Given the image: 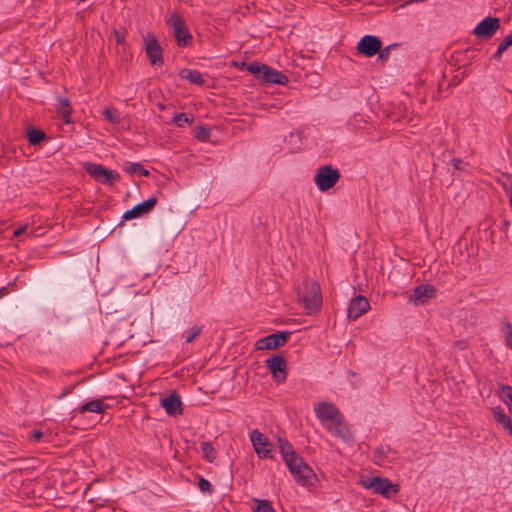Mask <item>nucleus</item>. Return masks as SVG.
<instances>
[{"instance_id": "obj_1", "label": "nucleus", "mask_w": 512, "mask_h": 512, "mask_svg": "<svg viewBox=\"0 0 512 512\" xmlns=\"http://www.w3.org/2000/svg\"><path fill=\"white\" fill-rule=\"evenodd\" d=\"M277 440L280 454L295 480L304 486L313 485V480L316 478L314 471L294 451L292 444L287 439L278 437Z\"/></svg>"}, {"instance_id": "obj_2", "label": "nucleus", "mask_w": 512, "mask_h": 512, "mask_svg": "<svg viewBox=\"0 0 512 512\" xmlns=\"http://www.w3.org/2000/svg\"><path fill=\"white\" fill-rule=\"evenodd\" d=\"M298 302L302 304L307 315H313L320 311L322 306V294L319 283L306 275L302 284L296 289Z\"/></svg>"}, {"instance_id": "obj_3", "label": "nucleus", "mask_w": 512, "mask_h": 512, "mask_svg": "<svg viewBox=\"0 0 512 512\" xmlns=\"http://www.w3.org/2000/svg\"><path fill=\"white\" fill-rule=\"evenodd\" d=\"M166 23L173 28V35L179 47H187L192 43L193 37L185 23V19L177 11L169 15Z\"/></svg>"}, {"instance_id": "obj_4", "label": "nucleus", "mask_w": 512, "mask_h": 512, "mask_svg": "<svg viewBox=\"0 0 512 512\" xmlns=\"http://www.w3.org/2000/svg\"><path fill=\"white\" fill-rule=\"evenodd\" d=\"M340 177L341 174L338 168L332 165H323L318 168L314 176V182L321 192H326L335 186Z\"/></svg>"}, {"instance_id": "obj_5", "label": "nucleus", "mask_w": 512, "mask_h": 512, "mask_svg": "<svg viewBox=\"0 0 512 512\" xmlns=\"http://www.w3.org/2000/svg\"><path fill=\"white\" fill-rule=\"evenodd\" d=\"M361 485L374 493L380 494L386 498L399 492V486L392 484L388 478L380 476L366 477L361 479Z\"/></svg>"}, {"instance_id": "obj_6", "label": "nucleus", "mask_w": 512, "mask_h": 512, "mask_svg": "<svg viewBox=\"0 0 512 512\" xmlns=\"http://www.w3.org/2000/svg\"><path fill=\"white\" fill-rule=\"evenodd\" d=\"M85 168L86 172L100 183L112 185L115 181L120 179V175L116 171L100 164L87 163Z\"/></svg>"}, {"instance_id": "obj_7", "label": "nucleus", "mask_w": 512, "mask_h": 512, "mask_svg": "<svg viewBox=\"0 0 512 512\" xmlns=\"http://www.w3.org/2000/svg\"><path fill=\"white\" fill-rule=\"evenodd\" d=\"M291 335L290 331L272 333L256 341V350H272L284 346Z\"/></svg>"}, {"instance_id": "obj_8", "label": "nucleus", "mask_w": 512, "mask_h": 512, "mask_svg": "<svg viewBox=\"0 0 512 512\" xmlns=\"http://www.w3.org/2000/svg\"><path fill=\"white\" fill-rule=\"evenodd\" d=\"M250 440L252 442L253 448L258 455L259 458L263 459H272V443L261 433L258 429H254L250 434Z\"/></svg>"}, {"instance_id": "obj_9", "label": "nucleus", "mask_w": 512, "mask_h": 512, "mask_svg": "<svg viewBox=\"0 0 512 512\" xmlns=\"http://www.w3.org/2000/svg\"><path fill=\"white\" fill-rule=\"evenodd\" d=\"M144 43L146 55L151 65L161 67L164 64L163 50L157 38L152 34H148L147 37L144 38Z\"/></svg>"}, {"instance_id": "obj_10", "label": "nucleus", "mask_w": 512, "mask_h": 512, "mask_svg": "<svg viewBox=\"0 0 512 512\" xmlns=\"http://www.w3.org/2000/svg\"><path fill=\"white\" fill-rule=\"evenodd\" d=\"M265 363L276 383H281L286 380L287 363L282 355H272Z\"/></svg>"}, {"instance_id": "obj_11", "label": "nucleus", "mask_w": 512, "mask_h": 512, "mask_svg": "<svg viewBox=\"0 0 512 512\" xmlns=\"http://www.w3.org/2000/svg\"><path fill=\"white\" fill-rule=\"evenodd\" d=\"M500 19L488 16L477 24L473 33L479 39H490L500 28Z\"/></svg>"}, {"instance_id": "obj_12", "label": "nucleus", "mask_w": 512, "mask_h": 512, "mask_svg": "<svg viewBox=\"0 0 512 512\" xmlns=\"http://www.w3.org/2000/svg\"><path fill=\"white\" fill-rule=\"evenodd\" d=\"M382 47V41L379 37L373 35L363 36L357 44V52L365 57L375 56Z\"/></svg>"}, {"instance_id": "obj_13", "label": "nucleus", "mask_w": 512, "mask_h": 512, "mask_svg": "<svg viewBox=\"0 0 512 512\" xmlns=\"http://www.w3.org/2000/svg\"><path fill=\"white\" fill-rule=\"evenodd\" d=\"M157 202L158 199L155 196L148 198L147 200L127 210L123 215V220L135 219L151 212L153 208L156 206Z\"/></svg>"}, {"instance_id": "obj_14", "label": "nucleus", "mask_w": 512, "mask_h": 512, "mask_svg": "<svg viewBox=\"0 0 512 512\" xmlns=\"http://www.w3.org/2000/svg\"><path fill=\"white\" fill-rule=\"evenodd\" d=\"M370 309V304L366 297L362 295L355 296L348 307L347 317L356 320Z\"/></svg>"}, {"instance_id": "obj_15", "label": "nucleus", "mask_w": 512, "mask_h": 512, "mask_svg": "<svg viewBox=\"0 0 512 512\" xmlns=\"http://www.w3.org/2000/svg\"><path fill=\"white\" fill-rule=\"evenodd\" d=\"M160 403L169 416H178L183 413L181 398L176 391L171 392L167 397L161 398Z\"/></svg>"}, {"instance_id": "obj_16", "label": "nucleus", "mask_w": 512, "mask_h": 512, "mask_svg": "<svg viewBox=\"0 0 512 512\" xmlns=\"http://www.w3.org/2000/svg\"><path fill=\"white\" fill-rule=\"evenodd\" d=\"M315 413L321 422L329 421L331 423L335 419H339L341 415L337 407L329 402H320L317 404V406H315Z\"/></svg>"}, {"instance_id": "obj_17", "label": "nucleus", "mask_w": 512, "mask_h": 512, "mask_svg": "<svg viewBox=\"0 0 512 512\" xmlns=\"http://www.w3.org/2000/svg\"><path fill=\"white\" fill-rule=\"evenodd\" d=\"M260 81L268 84L287 85L289 79L285 74L265 65L262 76H260Z\"/></svg>"}, {"instance_id": "obj_18", "label": "nucleus", "mask_w": 512, "mask_h": 512, "mask_svg": "<svg viewBox=\"0 0 512 512\" xmlns=\"http://www.w3.org/2000/svg\"><path fill=\"white\" fill-rule=\"evenodd\" d=\"M329 430H332L334 434L341 439H343L345 442H351L353 441V435L348 428L347 424L344 421V417L341 414L339 419H335L331 424L328 426Z\"/></svg>"}, {"instance_id": "obj_19", "label": "nucleus", "mask_w": 512, "mask_h": 512, "mask_svg": "<svg viewBox=\"0 0 512 512\" xmlns=\"http://www.w3.org/2000/svg\"><path fill=\"white\" fill-rule=\"evenodd\" d=\"M60 295L61 291L59 288L47 287L40 292L36 302L40 306L51 307L56 303V300Z\"/></svg>"}, {"instance_id": "obj_20", "label": "nucleus", "mask_w": 512, "mask_h": 512, "mask_svg": "<svg viewBox=\"0 0 512 512\" xmlns=\"http://www.w3.org/2000/svg\"><path fill=\"white\" fill-rule=\"evenodd\" d=\"M55 109L65 124H70L72 122L71 115L73 108L67 97L58 96Z\"/></svg>"}, {"instance_id": "obj_21", "label": "nucleus", "mask_w": 512, "mask_h": 512, "mask_svg": "<svg viewBox=\"0 0 512 512\" xmlns=\"http://www.w3.org/2000/svg\"><path fill=\"white\" fill-rule=\"evenodd\" d=\"M436 288L429 284H422L418 285L413 290V299L416 302H420L421 304H424L427 302L428 299L435 297L436 295Z\"/></svg>"}, {"instance_id": "obj_22", "label": "nucleus", "mask_w": 512, "mask_h": 512, "mask_svg": "<svg viewBox=\"0 0 512 512\" xmlns=\"http://www.w3.org/2000/svg\"><path fill=\"white\" fill-rule=\"evenodd\" d=\"M110 406L104 402L103 399H95L91 400L89 402H86L82 404L78 411L81 414H84L86 412H93V413H104L107 409H109Z\"/></svg>"}, {"instance_id": "obj_23", "label": "nucleus", "mask_w": 512, "mask_h": 512, "mask_svg": "<svg viewBox=\"0 0 512 512\" xmlns=\"http://www.w3.org/2000/svg\"><path fill=\"white\" fill-rule=\"evenodd\" d=\"M494 420L512 435V419L499 406L492 409Z\"/></svg>"}, {"instance_id": "obj_24", "label": "nucleus", "mask_w": 512, "mask_h": 512, "mask_svg": "<svg viewBox=\"0 0 512 512\" xmlns=\"http://www.w3.org/2000/svg\"><path fill=\"white\" fill-rule=\"evenodd\" d=\"M179 76L182 79L189 81L191 84L202 86L205 84V80L202 77V74L197 70L192 69H182L179 72Z\"/></svg>"}, {"instance_id": "obj_25", "label": "nucleus", "mask_w": 512, "mask_h": 512, "mask_svg": "<svg viewBox=\"0 0 512 512\" xmlns=\"http://www.w3.org/2000/svg\"><path fill=\"white\" fill-rule=\"evenodd\" d=\"M27 140L30 145L37 146L46 139V134L43 130L29 127L26 131Z\"/></svg>"}, {"instance_id": "obj_26", "label": "nucleus", "mask_w": 512, "mask_h": 512, "mask_svg": "<svg viewBox=\"0 0 512 512\" xmlns=\"http://www.w3.org/2000/svg\"><path fill=\"white\" fill-rule=\"evenodd\" d=\"M64 290L63 294L66 295H75L79 290H81L84 286H87L88 290L91 291L90 286L87 283L77 282L73 280H64L62 281Z\"/></svg>"}, {"instance_id": "obj_27", "label": "nucleus", "mask_w": 512, "mask_h": 512, "mask_svg": "<svg viewBox=\"0 0 512 512\" xmlns=\"http://www.w3.org/2000/svg\"><path fill=\"white\" fill-rule=\"evenodd\" d=\"M200 447L203 452L204 458L208 462L212 463L216 459V456H217L216 450L213 447V445L210 442L203 441V442H201Z\"/></svg>"}, {"instance_id": "obj_28", "label": "nucleus", "mask_w": 512, "mask_h": 512, "mask_svg": "<svg viewBox=\"0 0 512 512\" xmlns=\"http://www.w3.org/2000/svg\"><path fill=\"white\" fill-rule=\"evenodd\" d=\"M103 116L105 120L111 124L117 125L121 122L120 114L116 108H105L103 110Z\"/></svg>"}, {"instance_id": "obj_29", "label": "nucleus", "mask_w": 512, "mask_h": 512, "mask_svg": "<svg viewBox=\"0 0 512 512\" xmlns=\"http://www.w3.org/2000/svg\"><path fill=\"white\" fill-rule=\"evenodd\" d=\"M499 396L506 405L512 404V386L505 384L499 385Z\"/></svg>"}, {"instance_id": "obj_30", "label": "nucleus", "mask_w": 512, "mask_h": 512, "mask_svg": "<svg viewBox=\"0 0 512 512\" xmlns=\"http://www.w3.org/2000/svg\"><path fill=\"white\" fill-rule=\"evenodd\" d=\"M166 226L171 231H181L184 227V222L182 218L172 216L166 219Z\"/></svg>"}, {"instance_id": "obj_31", "label": "nucleus", "mask_w": 512, "mask_h": 512, "mask_svg": "<svg viewBox=\"0 0 512 512\" xmlns=\"http://www.w3.org/2000/svg\"><path fill=\"white\" fill-rule=\"evenodd\" d=\"M266 64H261L259 62H252L249 64L243 63V66H246V70L252 73L258 80H260V76H262V71L264 70Z\"/></svg>"}, {"instance_id": "obj_32", "label": "nucleus", "mask_w": 512, "mask_h": 512, "mask_svg": "<svg viewBox=\"0 0 512 512\" xmlns=\"http://www.w3.org/2000/svg\"><path fill=\"white\" fill-rule=\"evenodd\" d=\"M125 171L128 174H134L139 173V175L147 177L149 176V171L143 167L140 163H130L126 168Z\"/></svg>"}, {"instance_id": "obj_33", "label": "nucleus", "mask_w": 512, "mask_h": 512, "mask_svg": "<svg viewBox=\"0 0 512 512\" xmlns=\"http://www.w3.org/2000/svg\"><path fill=\"white\" fill-rule=\"evenodd\" d=\"M202 330H203V326L194 325L192 328H190L188 331L185 332V335H186L185 342L186 343L193 342L194 339L202 333Z\"/></svg>"}, {"instance_id": "obj_34", "label": "nucleus", "mask_w": 512, "mask_h": 512, "mask_svg": "<svg viewBox=\"0 0 512 512\" xmlns=\"http://www.w3.org/2000/svg\"><path fill=\"white\" fill-rule=\"evenodd\" d=\"M256 503L255 512H275L271 502L268 500H256Z\"/></svg>"}, {"instance_id": "obj_35", "label": "nucleus", "mask_w": 512, "mask_h": 512, "mask_svg": "<svg viewBox=\"0 0 512 512\" xmlns=\"http://www.w3.org/2000/svg\"><path fill=\"white\" fill-rule=\"evenodd\" d=\"M173 122L179 126L184 127L192 122V119H189L186 113H175L173 116Z\"/></svg>"}, {"instance_id": "obj_36", "label": "nucleus", "mask_w": 512, "mask_h": 512, "mask_svg": "<svg viewBox=\"0 0 512 512\" xmlns=\"http://www.w3.org/2000/svg\"><path fill=\"white\" fill-rule=\"evenodd\" d=\"M210 134V129L204 126H199L196 130L195 138L199 141H207L210 138Z\"/></svg>"}, {"instance_id": "obj_37", "label": "nucleus", "mask_w": 512, "mask_h": 512, "mask_svg": "<svg viewBox=\"0 0 512 512\" xmlns=\"http://www.w3.org/2000/svg\"><path fill=\"white\" fill-rule=\"evenodd\" d=\"M87 321L85 318H82L80 319L79 321H77L75 324H72L70 325L66 331L64 332L65 334H72V333H76L77 331H79L80 329H82L85 325H86Z\"/></svg>"}, {"instance_id": "obj_38", "label": "nucleus", "mask_w": 512, "mask_h": 512, "mask_svg": "<svg viewBox=\"0 0 512 512\" xmlns=\"http://www.w3.org/2000/svg\"><path fill=\"white\" fill-rule=\"evenodd\" d=\"M397 44H391L384 49L381 48V50L377 53L378 54V60L382 63L386 62L389 58L390 50L395 48Z\"/></svg>"}, {"instance_id": "obj_39", "label": "nucleus", "mask_w": 512, "mask_h": 512, "mask_svg": "<svg viewBox=\"0 0 512 512\" xmlns=\"http://www.w3.org/2000/svg\"><path fill=\"white\" fill-rule=\"evenodd\" d=\"M198 488H199V490L201 492H205V493H209V494L212 492V485H211V483L207 479H205L203 477H201L199 479Z\"/></svg>"}, {"instance_id": "obj_40", "label": "nucleus", "mask_w": 512, "mask_h": 512, "mask_svg": "<svg viewBox=\"0 0 512 512\" xmlns=\"http://www.w3.org/2000/svg\"><path fill=\"white\" fill-rule=\"evenodd\" d=\"M112 34L115 38V41H116V44L117 45H124L125 44V41H126V37H125V30L121 31V30H118V29H114L112 31Z\"/></svg>"}, {"instance_id": "obj_41", "label": "nucleus", "mask_w": 512, "mask_h": 512, "mask_svg": "<svg viewBox=\"0 0 512 512\" xmlns=\"http://www.w3.org/2000/svg\"><path fill=\"white\" fill-rule=\"evenodd\" d=\"M505 326L507 328L505 342H506V345L512 350V324L507 322L505 324Z\"/></svg>"}, {"instance_id": "obj_42", "label": "nucleus", "mask_w": 512, "mask_h": 512, "mask_svg": "<svg viewBox=\"0 0 512 512\" xmlns=\"http://www.w3.org/2000/svg\"><path fill=\"white\" fill-rule=\"evenodd\" d=\"M500 48L505 51L512 46V34L506 36L499 44Z\"/></svg>"}, {"instance_id": "obj_43", "label": "nucleus", "mask_w": 512, "mask_h": 512, "mask_svg": "<svg viewBox=\"0 0 512 512\" xmlns=\"http://www.w3.org/2000/svg\"><path fill=\"white\" fill-rule=\"evenodd\" d=\"M43 437V432L40 430H33L29 436V439L35 442H39Z\"/></svg>"}, {"instance_id": "obj_44", "label": "nucleus", "mask_w": 512, "mask_h": 512, "mask_svg": "<svg viewBox=\"0 0 512 512\" xmlns=\"http://www.w3.org/2000/svg\"><path fill=\"white\" fill-rule=\"evenodd\" d=\"M503 52H504L503 48L501 49L500 46L498 45V48H497L496 52L493 55V59L499 60L501 58Z\"/></svg>"}, {"instance_id": "obj_45", "label": "nucleus", "mask_w": 512, "mask_h": 512, "mask_svg": "<svg viewBox=\"0 0 512 512\" xmlns=\"http://www.w3.org/2000/svg\"><path fill=\"white\" fill-rule=\"evenodd\" d=\"M461 163H462V160L460 158L452 159V165L457 170L461 169V167H460Z\"/></svg>"}, {"instance_id": "obj_46", "label": "nucleus", "mask_w": 512, "mask_h": 512, "mask_svg": "<svg viewBox=\"0 0 512 512\" xmlns=\"http://www.w3.org/2000/svg\"><path fill=\"white\" fill-rule=\"evenodd\" d=\"M26 229H27V225L22 226V227H19V228H17V229L14 231L13 235H14V236H19V235H21V234H22Z\"/></svg>"}, {"instance_id": "obj_47", "label": "nucleus", "mask_w": 512, "mask_h": 512, "mask_svg": "<svg viewBox=\"0 0 512 512\" xmlns=\"http://www.w3.org/2000/svg\"><path fill=\"white\" fill-rule=\"evenodd\" d=\"M87 296H88V293L85 292V291L82 294H77V297H78L80 302L84 301Z\"/></svg>"}, {"instance_id": "obj_48", "label": "nucleus", "mask_w": 512, "mask_h": 512, "mask_svg": "<svg viewBox=\"0 0 512 512\" xmlns=\"http://www.w3.org/2000/svg\"><path fill=\"white\" fill-rule=\"evenodd\" d=\"M458 83H459V80L454 81V82H453V85H457Z\"/></svg>"}]
</instances>
